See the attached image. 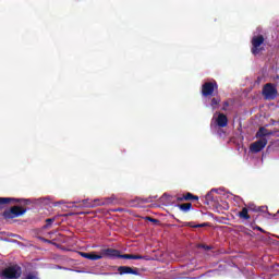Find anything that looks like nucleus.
<instances>
[{
    "label": "nucleus",
    "instance_id": "nucleus-1",
    "mask_svg": "<svg viewBox=\"0 0 279 279\" xmlns=\"http://www.w3.org/2000/svg\"><path fill=\"white\" fill-rule=\"evenodd\" d=\"M23 274V270L21 269V266L13 265L4 268L1 274V279H20L21 275Z\"/></svg>",
    "mask_w": 279,
    "mask_h": 279
},
{
    "label": "nucleus",
    "instance_id": "nucleus-2",
    "mask_svg": "<svg viewBox=\"0 0 279 279\" xmlns=\"http://www.w3.org/2000/svg\"><path fill=\"white\" fill-rule=\"evenodd\" d=\"M27 213V208L21 206H12L2 213L3 219L7 221L10 219H16V217H23Z\"/></svg>",
    "mask_w": 279,
    "mask_h": 279
},
{
    "label": "nucleus",
    "instance_id": "nucleus-3",
    "mask_svg": "<svg viewBox=\"0 0 279 279\" xmlns=\"http://www.w3.org/2000/svg\"><path fill=\"white\" fill-rule=\"evenodd\" d=\"M219 90V85L217 84V81H211V82H205L202 85V96L203 97H213L215 93Z\"/></svg>",
    "mask_w": 279,
    "mask_h": 279
},
{
    "label": "nucleus",
    "instance_id": "nucleus-4",
    "mask_svg": "<svg viewBox=\"0 0 279 279\" xmlns=\"http://www.w3.org/2000/svg\"><path fill=\"white\" fill-rule=\"evenodd\" d=\"M264 43H265V37L263 35L254 36L251 40V44H252L251 53H253V56H258L260 51H265V47H260Z\"/></svg>",
    "mask_w": 279,
    "mask_h": 279
},
{
    "label": "nucleus",
    "instance_id": "nucleus-5",
    "mask_svg": "<svg viewBox=\"0 0 279 279\" xmlns=\"http://www.w3.org/2000/svg\"><path fill=\"white\" fill-rule=\"evenodd\" d=\"M262 95L265 99L274 100L278 97V89L275 84L267 83L263 87Z\"/></svg>",
    "mask_w": 279,
    "mask_h": 279
},
{
    "label": "nucleus",
    "instance_id": "nucleus-6",
    "mask_svg": "<svg viewBox=\"0 0 279 279\" xmlns=\"http://www.w3.org/2000/svg\"><path fill=\"white\" fill-rule=\"evenodd\" d=\"M8 204H29V199L14 198V197H0V208H5Z\"/></svg>",
    "mask_w": 279,
    "mask_h": 279
},
{
    "label": "nucleus",
    "instance_id": "nucleus-7",
    "mask_svg": "<svg viewBox=\"0 0 279 279\" xmlns=\"http://www.w3.org/2000/svg\"><path fill=\"white\" fill-rule=\"evenodd\" d=\"M264 147H267V138H260L251 144L250 149L253 154H258L263 151Z\"/></svg>",
    "mask_w": 279,
    "mask_h": 279
},
{
    "label": "nucleus",
    "instance_id": "nucleus-8",
    "mask_svg": "<svg viewBox=\"0 0 279 279\" xmlns=\"http://www.w3.org/2000/svg\"><path fill=\"white\" fill-rule=\"evenodd\" d=\"M175 199L177 202H198L199 196L194 195L191 192H186L185 194L177 195Z\"/></svg>",
    "mask_w": 279,
    "mask_h": 279
},
{
    "label": "nucleus",
    "instance_id": "nucleus-9",
    "mask_svg": "<svg viewBox=\"0 0 279 279\" xmlns=\"http://www.w3.org/2000/svg\"><path fill=\"white\" fill-rule=\"evenodd\" d=\"M118 272L120 274V276H125L126 274H131L133 276H141L138 268H132L130 266H119Z\"/></svg>",
    "mask_w": 279,
    "mask_h": 279
},
{
    "label": "nucleus",
    "instance_id": "nucleus-10",
    "mask_svg": "<svg viewBox=\"0 0 279 279\" xmlns=\"http://www.w3.org/2000/svg\"><path fill=\"white\" fill-rule=\"evenodd\" d=\"M118 258H123L124 260H149L147 256L134 255V254H121L120 251H119Z\"/></svg>",
    "mask_w": 279,
    "mask_h": 279
},
{
    "label": "nucleus",
    "instance_id": "nucleus-11",
    "mask_svg": "<svg viewBox=\"0 0 279 279\" xmlns=\"http://www.w3.org/2000/svg\"><path fill=\"white\" fill-rule=\"evenodd\" d=\"M100 256H102V258H105V257H107V258H119V250L102 248L100 251Z\"/></svg>",
    "mask_w": 279,
    "mask_h": 279
},
{
    "label": "nucleus",
    "instance_id": "nucleus-12",
    "mask_svg": "<svg viewBox=\"0 0 279 279\" xmlns=\"http://www.w3.org/2000/svg\"><path fill=\"white\" fill-rule=\"evenodd\" d=\"M215 123L219 128H228V116H226V113H218Z\"/></svg>",
    "mask_w": 279,
    "mask_h": 279
},
{
    "label": "nucleus",
    "instance_id": "nucleus-13",
    "mask_svg": "<svg viewBox=\"0 0 279 279\" xmlns=\"http://www.w3.org/2000/svg\"><path fill=\"white\" fill-rule=\"evenodd\" d=\"M82 258H87V260H101L102 256L99 254H96L95 252L84 253V252H77Z\"/></svg>",
    "mask_w": 279,
    "mask_h": 279
},
{
    "label": "nucleus",
    "instance_id": "nucleus-14",
    "mask_svg": "<svg viewBox=\"0 0 279 279\" xmlns=\"http://www.w3.org/2000/svg\"><path fill=\"white\" fill-rule=\"evenodd\" d=\"M274 134H275L274 131H269V130L265 129V126H262L256 132L255 137L260 140V138H266L265 136H274Z\"/></svg>",
    "mask_w": 279,
    "mask_h": 279
},
{
    "label": "nucleus",
    "instance_id": "nucleus-15",
    "mask_svg": "<svg viewBox=\"0 0 279 279\" xmlns=\"http://www.w3.org/2000/svg\"><path fill=\"white\" fill-rule=\"evenodd\" d=\"M239 219H243L244 221H248V219H252L250 216V209L247 207H243L241 211L238 213Z\"/></svg>",
    "mask_w": 279,
    "mask_h": 279
},
{
    "label": "nucleus",
    "instance_id": "nucleus-16",
    "mask_svg": "<svg viewBox=\"0 0 279 279\" xmlns=\"http://www.w3.org/2000/svg\"><path fill=\"white\" fill-rule=\"evenodd\" d=\"M177 208H179L182 213H190V210H193V203L178 204Z\"/></svg>",
    "mask_w": 279,
    "mask_h": 279
},
{
    "label": "nucleus",
    "instance_id": "nucleus-17",
    "mask_svg": "<svg viewBox=\"0 0 279 279\" xmlns=\"http://www.w3.org/2000/svg\"><path fill=\"white\" fill-rule=\"evenodd\" d=\"M221 104V98L220 97H214L210 100V106L213 108V110H217V108H219V105Z\"/></svg>",
    "mask_w": 279,
    "mask_h": 279
},
{
    "label": "nucleus",
    "instance_id": "nucleus-18",
    "mask_svg": "<svg viewBox=\"0 0 279 279\" xmlns=\"http://www.w3.org/2000/svg\"><path fill=\"white\" fill-rule=\"evenodd\" d=\"M110 204H117V197L114 195L102 201V206H110Z\"/></svg>",
    "mask_w": 279,
    "mask_h": 279
},
{
    "label": "nucleus",
    "instance_id": "nucleus-19",
    "mask_svg": "<svg viewBox=\"0 0 279 279\" xmlns=\"http://www.w3.org/2000/svg\"><path fill=\"white\" fill-rule=\"evenodd\" d=\"M187 226L190 228H208L209 223L204 222V223H199V225H193V222H187Z\"/></svg>",
    "mask_w": 279,
    "mask_h": 279
},
{
    "label": "nucleus",
    "instance_id": "nucleus-20",
    "mask_svg": "<svg viewBox=\"0 0 279 279\" xmlns=\"http://www.w3.org/2000/svg\"><path fill=\"white\" fill-rule=\"evenodd\" d=\"M22 279H40L38 272H28Z\"/></svg>",
    "mask_w": 279,
    "mask_h": 279
},
{
    "label": "nucleus",
    "instance_id": "nucleus-21",
    "mask_svg": "<svg viewBox=\"0 0 279 279\" xmlns=\"http://www.w3.org/2000/svg\"><path fill=\"white\" fill-rule=\"evenodd\" d=\"M215 197L213 196V191L208 192L205 196V204H209L210 202H214Z\"/></svg>",
    "mask_w": 279,
    "mask_h": 279
},
{
    "label": "nucleus",
    "instance_id": "nucleus-22",
    "mask_svg": "<svg viewBox=\"0 0 279 279\" xmlns=\"http://www.w3.org/2000/svg\"><path fill=\"white\" fill-rule=\"evenodd\" d=\"M251 228L253 230H258L259 232H263L265 234V230L256 225V221L251 222Z\"/></svg>",
    "mask_w": 279,
    "mask_h": 279
},
{
    "label": "nucleus",
    "instance_id": "nucleus-23",
    "mask_svg": "<svg viewBox=\"0 0 279 279\" xmlns=\"http://www.w3.org/2000/svg\"><path fill=\"white\" fill-rule=\"evenodd\" d=\"M246 208H248V210H251L252 213H258V210H260L259 207H256L254 205H248V207H246Z\"/></svg>",
    "mask_w": 279,
    "mask_h": 279
},
{
    "label": "nucleus",
    "instance_id": "nucleus-24",
    "mask_svg": "<svg viewBox=\"0 0 279 279\" xmlns=\"http://www.w3.org/2000/svg\"><path fill=\"white\" fill-rule=\"evenodd\" d=\"M53 221H56V218H48V219H46L45 228H49V226H51V223H53Z\"/></svg>",
    "mask_w": 279,
    "mask_h": 279
},
{
    "label": "nucleus",
    "instance_id": "nucleus-25",
    "mask_svg": "<svg viewBox=\"0 0 279 279\" xmlns=\"http://www.w3.org/2000/svg\"><path fill=\"white\" fill-rule=\"evenodd\" d=\"M229 107H230V102L228 100L223 101V104H222V111L226 112Z\"/></svg>",
    "mask_w": 279,
    "mask_h": 279
},
{
    "label": "nucleus",
    "instance_id": "nucleus-26",
    "mask_svg": "<svg viewBox=\"0 0 279 279\" xmlns=\"http://www.w3.org/2000/svg\"><path fill=\"white\" fill-rule=\"evenodd\" d=\"M198 247H202L203 250H205L206 252L213 250V246L206 245V244H201Z\"/></svg>",
    "mask_w": 279,
    "mask_h": 279
},
{
    "label": "nucleus",
    "instance_id": "nucleus-27",
    "mask_svg": "<svg viewBox=\"0 0 279 279\" xmlns=\"http://www.w3.org/2000/svg\"><path fill=\"white\" fill-rule=\"evenodd\" d=\"M147 221H150L151 223H159L160 220L156 219V218H151V217H146Z\"/></svg>",
    "mask_w": 279,
    "mask_h": 279
},
{
    "label": "nucleus",
    "instance_id": "nucleus-28",
    "mask_svg": "<svg viewBox=\"0 0 279 279\" xmlns=\"http://www.w3.org/2000/svg\"><path fill=\"white\" fill-rule=\"evenodd\" d=\"M40 241L44 243H51V240L45 239V238H39Z\"/></svg>",
    "mask_w": 279,
    "mask_h": 279
},
{
    "label": "nucleus",
    "instance_id": "nucleus-29",
    "mask_svg": "<svg viewBox=\"0 0 279 279\" xmlns=\"http://www.w3.org/2000/svg\"><path fill=\"white\" fill-rule=\"evenodd\" d=\"M225 134V132H223V130L222 129H220L219 131H218V134Z\"/></svg>",
    "mask_w": 279,
    "mask_h": 279
},
{
    "label": "nucleus",
    "instance_id": "nucleus-30",
    "mask_svg": "<svg viewBox=\"0 0 279 279\" xmlns=\"http://www.w3.org/2000/svg\"><path fill=\"white\" fill-rule=\"evenodd\" d=\"M121 210H123V209H116V213H121Z\"/></svg>",
    "mask_w": 279,
    "mask_h": 279
},
{
    "label": "nucleus",
    "instance_id": "nucleus-31",
    "mask_svg": "<svg viewBox=\"0 0 279 279\" xmlns=\"http://www.w3.org/2000/svg\"><path fill=\"white\" fill-rule=\"evenodd\" d=\"M272 217H274V218H276V217H277V215L275 214V215H272Z\"/></svg>",
    "mask_w": 279,
    "mask_h": 279
}]
</instances>
